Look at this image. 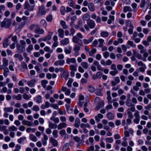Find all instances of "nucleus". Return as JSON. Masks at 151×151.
I'll use <instances>...</instances> for the list:
<instances>
[{"instance_id":"0eeeda50","label":"nucleus","mask_w":151,"mask_h":151,"mask_svg":"<svg viewBox=\"0 0 151 151\" xmlns=\"http://www.w3.org/2000/svg\"><path fill=\"white\" fill-rule=\"evenodd\" d=\"M150 1L148 0L146 1L145 0H142L140 4V7L141 8L145 7L146 9H147L149 6V3Z\"/></svg>"},{"instance_id":"bb28decb","label":"nucleus","mask_w":151,"mask_h":151,"mask_svg":"<svg viewBox=\"0 0 151 151\" xmlns=\"http://www.w3.org/2000/svg\"><path fill=\"white\" fill-rule=\"evenodd\" d=\"M35 80L32 79L29 81L27 82L28 85L30 87H32L35 86Z\"/></svg>"},{"instance_id":"37998d69","label":"nucleus","mask_w":151,"mask_h":151,"mask_svg":"<svg viewBox=\"0 0 151 151\" xmlns=\"http://www.w3.org/2000/svg\"><path fill=\"white\" fill-rule=\"evenodd\" d=\"M123 11L125 13L127 12H130L132 11V9L129 6H125L124 8Z\"/></svg>"},{"instance_id":"f8f14e48","label":"nucleus","mask_w":151,"mask_h":151,"mask_svg":"<svg viewBox=\"0 0 151 151\" xmlns=\"http://www.w3.org/2000/svg\"><path fill=\"white\" fill-rule=\"evenodd\" d=\"M49 141L51 143L52 145L54 147L57 146L58 145L57 141L53 137H50V138Z\"/></svg>"},{"instance_id":"c85d7f7f","label":"nucleus","mask_w":151,"mask_h":151,"mask_svg":"<svg viewBox=\"0 0 151 151\" xmlns=\"http://www.w3.org/2000/svg\"><path fill=\"white\" fill-rule=\"evenodd\" d=\"M13 110V108L12 107H5L4 108V111L7 112H12Z\"/></svg>"},{"instance_id":"c03bdc74","label":"nucleus","mask_w":151,"mask_h":151,"mask_svg":"<svg viewBox=\"0 0 151 151\" xmlns=\"http://www.w3.org/2000/svg\"><path fill=\"white\" fill-rule=\"evenodd\" d=\"M60 13L62 15H64L66 12V9L65 7L63 6H61L60 9Z\"/></svg>"},{"instance_id":"864d4df0","label":"nucleus","mask_w":151,"mask_h":151,"mask_svg":"<svg viewBox=\"0 0 151 151\" xmlns=\"http://www.w3.org/2000/svg\"><path fill=\"white\" fill-rule=\"evenodd\" d=\"M38 24H31L29 27V29L31 31H32L36 29L37 27L38 26Z\"/></svg>"},{"instance_id":"a18cd8bd","label":"nucleus","mask_w":151,"mask_h":151,"mask_svg":"<svg viewBox=\"0 0 151 151\" xmlns=\"http://www.w3.org/2000/svg\"><path fill=\"white\" fill-rule=\"evenodd\" d=\"M9 40L8 39H5L3 41V46L4 47H6L9 45L8 44Z\"/></svg>"},{"instance_id":"423d86ee","label":"nucleus","mask_w":151,"mask_h":151,"mask_svg":"<svg viewBox=\"0 0 151 151\" xmlns=\"http://www.w3.org/2000/svg\"><path fill=\"white\" fill-rule=\"evenodd\" d=\"M16 47L17 49V52L18 53H21L25 50V46L21 45L19 43L17 44Z\"/></svg>"},{"instance_id":"b1692460","label":"nucleus","mask_w":151,"mask_h":151,"mask_svg":"<svg viewBox=\"0 0 151 151\" xmlns=\"http://www.w3.org/2000/svg\"><path fill=\"white\" fill-rule=\"evenodd\" d=\"M49 123V127L50 129H55L57 127V125L55 123H52L50 121L48 122Z\"/></svg>"},{"instance_id":"20e7f679","label":"nucleus","mask_w":151,"mask_h":151,"mask_svg":"<svg viewBox=\"0 0 151 151\" xmlns=\"http://www.w3.org/2000/svg\"><path fill=\"white\" fill-rule=\"evenodd\" d=\"M24 9L28 10L29 11H32L34 10L35 6H31L27 0H26L24 3Z\"/></svg>"},{"instance_id":"69168bd1","label":"nucleus","mask_w":151,"mask_h":151,"mask_svg":"<svg viewBox=\"0 0 151 151\" xmlns=\"http://www.w3.org/2000/svg\"><path fill=\"white\" fill-rule=\"evenodd\" d=\"M105 140L106 142L109 143H111L114 141V139L112 137H107L105 138Z\"/></svg>"},{"instance_id":"dca6fc26","label":"nucleus","mask_w":151,"mask_h":151,"mask_svg":"<svg viewBox=\"0 0 151 151\" xmlns=\"http://www.w3.org/2000/svg\"><path fill=\"white\" fill-rule=\"evenodd\" d=\"M2 65L1 67H5L8 66V60L5 58H3Z\"/></svg>"},{"instance_id":"a211bd4d","label":"nucleus","mask_w":151,"mask_h":151,"mask_svg":"<svg viewBox=\"0 0 151 151\" xmlns=\"http://www.w3.org/2000/svg\"><path fill=\"white\" fill-rule=\"evenodd\" d=\"M22 123L23 125H27L28 126L30 127L33 126V124L32 123L25 120H23L22 121Z\"/></svg>"},{"instance_id":"ddd939ff","label":"nucleus","mask_w":151,"mask_h":151,"mask_svg":"<svg viewBox=\"0 0 151 151\" xmlns=\"http://www.w3.org/2000/svg\"><path fill=\"white\" fill-rule=\"evenodd\" d=\"M104 103L103 101L100 102L95 108L96 111H97L104 106Z\"/></svg>"},{"instance_id":"7ed1b4c3","label":"nucleus","mask_w":151,"mask_h":151,"mask_svg":"<svg viewBox=\"0 0 151 151\" xmlns=\"http://www.w3.org/2000/svg\"><path fill=\"white\" fill-rule=\"evenodd\" d=\"M95 26L96 23L92 19H90L87 22V24L84 25V27L87 31H89V28L93 29Z\"/></svg>"},{"instance_id":"0e129e2a","label":"nucleus","mask_w":151,"mask_h":151,"mask_svg":"<svg viewBox=\"0 0 151 151\" xmlns=\"http://www.w3.org/2000/svg\"><path fill=\"white\" fill-rule=\"evenodd\" d=\"M99 44L98 45V47H100L103 45V43L104 42V40L102 39H99L98 40Z\"/></svg>"},{"instance_id":"e2e57ef3","label":"nucleus","mask_w":151,"mask_h":151,"mask_svg":"<svg viewBox=\"0 0 151 151\" xmlns=\"http://www.w3.org/2000/svg\"><path fill=\"white\" fill-rule=\"evenodd\" d=\"M53 17L52 14H49L46 18V20L48 22H50L52 20Z\"/></svg>"},{"instance_id":"680f3d73","label":"nucleus","mask_w":151,"mask_h":151,"mask_svg":"<svg viewBox=\"0 0 151 151\" xmlns=\"http://www.w3.org/2000/svg\"><path fill=\"white\" fill-rule=\"evenodd\" d=\"M52 134L53 136L55 138H57L58 136V131L57 130H55L52 132Z\"/></svg>"},{"instance_id":"58836bf2","label":"nucleus","mask_w":151,"mask_h":151,"mask_svg":"<svg viewBox=\"0 0 151 151\" xmlns=\"http://www.w3.org/2000/svg\"><path fill=\"white\" fill-rule=\"evenodd\" d=\"M68 4L70 6L73 8L75 7L76 3L73 0H69L68 1Z\"/></svg>"},{"instance_id":"09e8293b","label":"nucleus","mask_w":151,"mask_h":151,"mask_svg":"<svg viewBox=\"0 0 151 151\" xmlns=\"http://www.w3.org/2000/svg\"><path fill=\"white\" fill-rule=\"evenodd\" d=\"M102 89H97L96 91L95 92V93L98 96H102L103 95V94L102 92Z\"/></svg>"},{"instance_id":"a878e982","label":"nucleus","mask_w":151,"mask_h":151,"mask_svg":"<svg viewBox=\"0 0 151 151\" xmlns=\"http://www.w3.org/2000/svg\"><path fill=\"white\" fill-rule=\"evenodd\" d=\"M81 124V122L80 119L78 118H76L75 122V124L74 125V127L76 128H78Z\"/></svg>"},{"instance_id":"a19ab883","label":"nucleus","mask_w":151,"mask_h":151,"mask_svg":"<svg viewBox=\"0 0 151 151\" xmlns=\"http://www.w3.org/2000/svg\"><path fill=\"white\" fill-rule=\"evenodd\" d=\"M80 40L76 36H74L73 37L72 41L75 43H78Z\"/></svg>"},{"instance_id":"13d9d810","label":"nucleus","mask_w":151,"mask_h":151,"mask_svg":"<svg viewBox=\"0 0 151 151\" xmlns=\"http://www.w3.org/2000/svg\"><path fill=\"white\" fill-rule=\"evenodd\" d=\"M73 81V79L72 78H70L69 79L67 85V86L69 87H71L72 86V83Z\"/></svg>"},{"instance_id":"052dcab7","label":"nucleus","mask_w":151,"mask_h":151,"mask_svg":"<svg viewBox=\"0 0 151 151\" xmlns=\"http://www.w3.org/2000/svg\"><path fill=\"white\" fill-rule=\"evenodd\" d=\"M69 145L68 143H65L63 146V150H67L69 148Z\"/></svg>"},{"instance_id":"39448f33","label":"nucleus","mask_w":151,"mask_h":151,"mask_svg":"<svg viewBox=\"0 0 151 151\" xmlns=\"http://www.w3.org/2000/svg\"><path fill=\"white\" fill-rule=\"evenodd\" d=\"M18 68L22 72H24L26 69H28L27 64L24 61L21 62V65L18 66Z\"/></svg>"},{"instance_id":"5701e85b","label":"nucleus","mask_w":151,"mask_h":151,"mask_svg":"<svg viewBox=\"0 0 151 151\" xmlns=\"http://www.w3.org/2000/svg\"><path fill=\"white\" fill-rule=\"evenodd\" d=\"M40 25L41 26L45 28H46L47 26V23L45 20L44 19H42L40 22Z\"/></svg>"},{"instance_id":"8fccbe9b","label":"nucleus","mask_w":151,"mask_h":151,"mask_svg":"<svg viewBox=\"0 0 151 151\" xmlns=\"http://www.w3.org/2000/svg\"><path fill=\"white\" fill-rule=\"evenodd\" d=\"M97 52L96 49L95 48H93L90 51L89 54L91 56H92L93 55L95 54Z\"/></svg>"},{"instance_id":"393cba45","label":"nucleus","mask_w":151,"mask_h":151,"mask_svg":"<svg viewBox=\"0 0 151 151\" xmlns=\"http://www.w3.org/2000/svg\"><path fill=\"white\" fill-rule=\"evenodd\" d=\"M76 62V59L74 58H68L66 60V63L68 64H69L70 63H75Z\"/></svg>"},{"instance_id":"412c9836","label":"nucleus","mask_w":151,"mask_h":151,"mask_svg":"<svg viewBox=\"0 0 151 151\" xmlns=\"http://www.w3.org/2000/svg\"><path fill=\"white\" fill-rule=\"evenodd\" d=\"M94 39L93 37H90L88 40L84 39L83 40V43L84 44H88L92 42Z\"/></svg>"},{"instance_id":"6e6d98bb","label":"nucleus","mask_w":151,"mask_h":151,"mask_svg":"<svg viewBox=\"0 0 151 151\" xmlns=\"http://www.w3.org/2000/svg\"><path fill=\"white\" fill-rule=\"evenodd\" d=\"M48 83V81L46 80H43L41 81V85L42 87L45 88L46 87V85Z\"/></svg>"},{"instance_id":"1a4fd4ad","label":"nucleus","mask_w":151,"mask_h":151,"mask_svg":"<svg viewBox=\"0 0 151 151\" xmlns=\"http://www.w3.org/2000/svg\"><path fill=\"white\" fill-rule=\"evenodd\" d=\"M46 13L45 8L44 6L42 5L39 7V9L38 12V14L44 15Z\"/></svg>"},{"instance_id":"5fc2aeb1","label":"nucleus","mask_w":151,"mask_h":151,"mask_svg":"<svg viewBox=\"0 0 151 151\" xmlns=\"http://www.w3.org/2000/svg\"><path fill=\"white\" fill-rule=\"evenodd\" d=\"M88 91L91 92H93L95 91L94 87L92 85H89L88 88Z\"/></svg>"},{"instance_id":"c9c22d12","label":"nucleus","mask_w":151,"mask_h":151,"mask_svg":"<svg viewBox=\"0 0 151 151\" xmlns=\"http://www.w3.org/2000/svg\"><path fill=\"white\" fill-rule=\"evenodd\" d=\"M14 58H18L19 61H21L23 59V57L19 53H17L15 54L14 56Z\"/></svg>"},{"instance_id":"ea45409f","label":"nucleus","mask_w":151,"mask_h":151,"mask_svg":"<svg viewBox=\"0 0 151 151\" xmlns=\"http://www.w3.org/2000/svg\"><path fill=\"white\" fill-rule=\"evenodd\" d=\"M107 117L110 120H113L114 118L113 114L111 112H109L107 114Z\"/></svg>"},{"instance_id":"6ab92c4d","label":"nucleus","mask_w":151,"mask_h":151,"mask_svg":"<svg viewBox=\"0 0 151 151\" xmlns=\"http://www.w3.org/2000/svg\"><path fill=\"white\" fill-rule=\"evenodd\" d=\"M88 7L89 10L92 12H94L95 9V7L93 3H89L88 5Z\"/></svg>"},{"instance_id":"4be33fe9","label":"nucleus","mask_w":151,"mask_h":151,"mask_svg":"<svg viewBox=\"0 0 151 151\" xmlns=\"http://www.w3.org/2000/svg\"><path fill=\"white\" fill-rule=\"evenodd\" d=\"M58 31L59 33V36L61 38H63L64 36V30L60 28L58 30Z\"/></svg>"},{"instance_id":"f704fd0d","label":"nucleus","mask_w":151,"mask_h":151,"mask_svg":"<svg viewBox=\"0 0 151 151\" xmlns=\"http://www.w3.org/2000/svg\"><path fill=\"white\" fill-rule=\"evenodd\" d=\"M42 98L40 95H38L35 97L34 99L36 101V102L38 103H40L42 102Z\"/></svg>"},{"instance_id":"e433bc0d","label":"nucleus","mask_w":151,"mask_h":151,"mask_svg":"<svg viewBox=\"0 0 151 151\" xmlns=\"http://www.w3.org/2000/svg\"><path fill=\"white\" fill-rule=\"evenodd\" d=\"M61 77L64 78L65 80H67L69 77L68 73L66 71H64L61 76Z\"/></svg>"},{"instance_id":"49530a36","label":"nucleus","mask_w":151,"mask_h":151,"mask_svg":"<svg viewBox=\"0 0 151 151\" xmlns=\"http://www.w3.org/2000/svg\"><path fill=\"white\" fill-rule=\"evenodd\" d=\"M33 49V45L32 44H30L26 48L27 51L29 53Z\"/></svg>"},{"instance_id":"3c124183","label":"nucleus","mask_w":151,"mask_h":151,"mask_svg":"<svg viewBox=\"0 0 151 151\" xmlns=\"http://www.w3.org/2000/svg\"><path fill=\"white\" fill-rule=\"evenodd\" d=\"M17 129V128L14 125L10 126L8 128V130L10 131H16Z\"/></svg>"},{"instance_id":"338daca9","label":"nucleus","mask_w":151,"mask_h":151,"mask_svg":"<svg viewBox=\"0 0 151 151\" xmlns=\"http://www.w3.org/2000/svg\"><path fill=\"white\" fill-rule=\"evenodd\" d=\"M119 73L117 70H114V71H111L110 72V74L112 76H115Z\"/></svg>"},{"instance_id":"9b49d317","label":"nucleus","mask_w":151,"mask_h":151,"mask_svg":"<svg viewBox=\"0 0 151 151\" xmlns=\"http://www.w3.org/2000/svg\"><path fill=\"white\" fill-rule=\"evenodd\" d=\"M62 91L65 92V94L66 96H69L70 93V90L68 89L66 87L62 86L61 88Z\"/></svg>"},{"instance_id":"f03ea898","label":"nucleus","mask_w":151,"mask_h":151,"mask_svg":"<svg viewBox=\"0 0 151 151\" xmlns=\"http://www.w3.org/2000/svg\"><path fill=\"white\" fill-rule=\"evenodd\" d=\"M6 85L5 82L0 81V87H3L1 90L0 91L1 93H6L8 94H10L12 93V90L11 89H8L7 88L4 86Z\"/></svg>"},{"instance_id":"79ce46f5","label":"nucleus","mask_w":151,"mask_h":151,"mask_svg":"<svg viewBox=\"0 0 151 151\" xmlns=\"http://www.w3.org/2000/svg\"><path fill=\"white\" fill-rule=\"evenodd\" d=\"M29 137L30 139L33 142H36L37 140V137L33 134H30Z\"/></svg>"},{"instance_id":"c756f323","label":"nucleus","mask_w":151,"mask_h":151,"mask_svg":"<svg viewBox=\"0 0 151 151\" xmlns=\"http://www.w3.org/2000/svg\"><path fill=\"white\" fill-rule=\"evenodd\" d=\"M89 141L90 142L91 145H93L94 139L93 137H90L89 138L88 140H87L86 141V143L87 145H89Z\"/></svg>"},{"instance_id":"de8ad7c7","label":"nucleus","mask_w":151,"mask_h":151,"mask_svg":"<svg viewBox=\"0 0 151 151\" xmlns=\"http://www.w3.org/2000/svg\"><path fill=\"white\" fill-rule=\"evenodd\" d=\"M14 63L13 62H10L9 68V70L12 71H14Z\"/></svg>"},{"instance_id":"603ef678","label":"nucleus","mask_w":151,"mask_h":151,"mask_svg":"<svg viewBox=\"0 0 151 151\" xmlns=\"http://www.w3.org/2000/svg\"><path fill=\"white\" fill-rule=\"evenodd\" d=\"M126 104L127 106L129 107L132 106L134 105L132 103L130 100L129 99H127L126 101Z\"/></svg>"},{"instance_id":"2eb2a0df","label":"nucleus","mask_w":151,"mask_h":151,"mask_svg":"<svg viewBox=\"0 0 151 151\" xmlns=\"http://www.w3.org/2000/svg\"><path fill=\"white\" fill-rule=\"evenodd\" d=\"M53 34V32H49L48 35L44 37L45 41H46L50 40L51 38L52 35Z\"/></svg>"},{"instance_id":"f3484780","label":"nucleus","mask_w":151,"mask_h":151,"mask_svg":"<svg viewBox=\"0 0 151 151\" xmlns=\"http://www.w3.org/2000/svg\"><path fill=\"white\" fill-rule=\"evenodd\" d=\"M72 47L71 46H69L68 47H65L64 49V52L66 54H70L71 52Z\"/></svg>"},{"instance_id":"2f4dec72","label":"nucleus","mask_w":151,"mask_h":151,"mask_svg":"<svg viewBox=\"0 0 151 151\" xmlns=\"http://www.w3.org/2000/svg\"><path fill=\"white\" fill-rule=\"evenodd\" d=\"M103 117L102 114H98V115L95 116V118L97 122H99L100 121V119H102Z\"/></svg>"},{"instance_id":"4d7b16f0","label":"nucleus","mask_w":151,"mask_h":151,"mask_svg":"<svg viewBox=\"0 0 151 151\" xmlns=\"http://www.w3.org/2000/svg\"><path fill=\"white\" fill-rule=\"evenodd\" d=\"M80 47L77 44L74 45L73 50L75 52H78L80 49Z\"/></svg>"},{"instance_id":"cd10ccee","label":"nucleus","mask_w":151,"mask_h":151,"mask_svg":"<svg viewBox=\"0 0 151 151\" xmlns=\"http://www.w3.org/2000/svg\"><path fill=\"white\" fill-rule=\"evenodd\" d=\"M50 119V120L53 121L55 124L58 123L59 122V119L58 117H55L54 116H51Z\"/></svg>"},{"instance_id":"473e14b6","label":"nucleus","mask_w":151,"mask_h":151,"mask_svg":"<svg viewBox=\"0 0 151 151\" xmlns=\"http://www.w3.org/2000/svg\"><path fill=\"white\" fill-rule=\"evenodd\" d=\"M109 32L107 31H102L100 33V35L103 37H106L109 35Z\"/></svg>"},{"instance_id":"72a5a7b5","label":"nucleus","mask_w":151,"mask_h":151,"mask_svg":"<svg viewBox=\"0 0 151 151\" xmlns=\"http://www.w3.org/2000/svg\"><path fill=\"white\" fill-rule=\"evenodd\" d=\"M50 103L48 101H46L45 104H42L41 106V108L42 109H45L46 108H48L50 107Z\"/></svg>"},{"instance_id":"7c9ffc66","label":"nucleus","mask_w":151,"mask_h":151,"mask_svg":"<svg viewBox=\"0 0 151 151\" xmlns=\"http://www.w3.org/2000/svg\"><path fill=\"white\" fill-rule=\"evenodd\" d=\"M90 15L88 14H85L82 17L83 20L85 21H88L90 19Z\"/></svg>"},{"instance_id":"6e6552de","label":"nucleus","mask_w":151,"mask_h":151,"mask_svg":"<svg viewBox=\"0 0 151 151\" xmlns=\"http://www.w3.org/2000/svg\"><path fill=\"white\" fill-rule=\"evenodd\" d=\"M34 32L38 35H42L44 33V30L41 28L38 25L37 28L34 30Z\"/></svg>"},{"instance_id":"9d476101","label":"nucleus","mask_w":151,"mask_h":151,"mask_svg":"<svg viewBox=\"0 0 151 151\" xmlns=\"http://www.w3.org/2000/svg\"><path fill=\"white\" fill-rule=\"evenodd\" d=\"M65 63V61L64 60H60L56 61L54 63V65L58 66H62Z\"/></svg>"},{"instance_id":"4468645a","label":"nucleus","mask_w":151,"mask_h":151,"mask_svg":"<svg viewBox=\"0 0 151 151\" xmlns=\"http://www.w3.org/2000/svg\"><path fill=\"white\" fill-rule=\"evenodd\" d=\"M69 43V40L68 38H65L60 41V43L61 45H68Z\"/></svg>"},{"instance_id":"aec40b11","label":"nucleus","mask_w":151,"mask_h":151,"mask_svg":"<svg viewBox=\"0 0 151 151\" xmlns=\"http://www.w3.org/2000/svg\"><path fill=\"white\" fill-rule=\"evenodd\" d=\"M67 124L66 123H60L58 126V129H61L63 128H65L67 127Z\"/></svg>"},{"instance_id":"774afa93","label":"nucleus","mask_w":151,"mask_h":151,"mask_svg":"<svg viewBox=\"0 0 151 151\" xmlns=\"http://www.w3.org/2000/svg\"><path fill=\"white\" fill-rule=\"evenodd\" d=\"M70 69L71 71H76L77 70L76 66L73 65H70Z\"/></svg>"},{"instance_id":"4c0bfd02","label":"nucleus","mask_w":151,"mask_h":151,"mask_svg":"<svg viewBox=\"0 0 151 151\" xmlns=\"http://www.w3.org/2000/svg\"><path fill=\"white\" fill-rule=\"evenodd\" d=\"M60 24L63 29H65L68 28V26L66 24V23L65 21L63 20L61 21L60 22Z\"/></svg>"},{"instance_id":"bf43d9fd","label":"nucleus","mask_w":151,"mask_h":151,"mask_svg":"<svg viewBox=\"0 0 151 151\" xmlns=\"http://www.w3.org/2000/svg\"><path fill=\"white\" fill-rule=\"evenodd\" d=\"M81 65L85 69H87L88 67V64L86 62H83L81 64Z\"/></svg>"},{"instance_id":"f257e3e1","label":"nucleus","mask_w":151,"mask_h":151,"mask_svg":"<svg viewBox=\"0 0 151 151\" xmlns=\"http://www.w3.org/2000/svg\"><path fill=\"white\" fill-rule=\"evenodd\" d=\"M11 22L12 20L11 19L5 18L1 22V26L2 28H9L11 25Z\"/></svg>"}]
</instances>
